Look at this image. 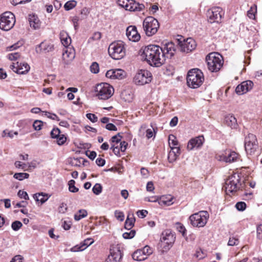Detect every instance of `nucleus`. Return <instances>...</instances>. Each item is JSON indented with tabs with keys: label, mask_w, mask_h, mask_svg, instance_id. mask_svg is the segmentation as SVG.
<instances>
[{
	"label": "nucleus",
	"mask_w": 262,
	"mask_h": 262,
	"mask_svg": "<svg viewBox=\"0 0 262 262\" xmlns=\"http://www.w3.org/2000/svg\"><path fill=\"white\" fill-rule=\"evenodd\" d=\"M20 56V55L17 52L9 54L7 55L8 58L10 60H15L17 59Z\"/></svg>",
	"instance_id": "obj_54"
},
{
	"label": "nucleus",
	"mask_w": 262,
	"mask_h": 262,
	"mask_svg": "<svg viewBox=\"0 0 262 262\" xmlns=\"http://www.w3.org/2000/svg\"><path fill=\"white\" fill-rule=\"evenodd\" d=\"M17 195L20 198L24 199L26 200H29V199L28 193L25 191L19 190Z\"/></svg>",
	"instance_id": "obj_56"
},
{
	"label": "nucleus",
	"mask_w": 262,
	"mask_h": 262,
	"mask_svg": "<svg viewBox=\"0 0 262 262\" xmlns=\"http://www.w3.org/2000/svg\"><path fill=\"white\" fill-rule=\"evenodd\" d=\"M101 37V34L100 32H95L92 37L89 39V42H92L93 40H98Z\"/></svg>",
	"instance_id": "obj_48"
},
{
	"label": "nucleus",
	"mask_w": 262,
	"mask_h": 262,
	"mask_svg": "<svg viewBox=\"0 0 262 262\" xmlns=\"http://www.w3.org/2000/svg\"><path fill=\"white\" fill-rule=\"evenodd\" d=\"M175 227L178 231L181 233L183 237H185L186 230L184 225L179 222H177L175 224Z\"/></svg>",
	"instance_id": "obj_36"
},
{
	"label": "nucleus",
	"mask_w": 262,
	"mask_h": 262,
	"mask_svg": "<svg viewBox=\"0 0 262 262\" xmlns=\"http://www.w3.org/2000/svg\"><path fill=\"white\" fill-rule=\"evenodd\" d=\"M169 145L170 147H176L178 145V141L176 139V137L173 135H170L168 138Z\"/></svg>",
	"instance_id": "obj_38"
},
{
	"label": "nucleus",
	"mask_w": 262,
	"mask_h": 262,
	"mask_svg": "<svg viewBox=\"0 0 262 262\" xmlns=\"http://www.w3.org/2000/svg\"><path fill=\"white\" fill-rule=\"evenodd\" d=\"M68 207L66 203H62L58 207V212L60 213H64L67 210Z\"/></svg>",
	"instance_id": "obj_57"
},
{
	"label": "nucleus",
	"mask_w": 262,
	"mask_h": 262,
	"mask_svg": "<svg viewBox=\"0 0 262 262\" xmlns=\"http://www.w3.org/2000/svg\"><path fill=\"white\" fill-rule=\"evenodd\" d=\"M88 215L86 210L84 209H80L74 215V219L76 221H79L81 219L86 217Z\"/></svg>",
	"instance_id": "obj_34"
},
{
	"label": "nucleus",
	"mask_w": 262,
	"mask_h": 262,
	"mask_svg": "<svg viewBox=\"0 0 262 262\" xmlns=\"http://www.w3.org/2000/svg\"><path fill=\"white\" fill-rule=\"evenodd\" d=\"M257 238L258 239H262V225L260 224L257 227L256 229Z\"/></svg>",
	"instance_id": "obj_59"
},
{
	"label": "nucleus",
	"mask_w": 262,
	"mask_h": 262,
	"mask_svg": "<svg viewBox=\"0 0 262 262\" xmlns=\"http://www.w3.org/2000/svg\"><path fill=\"white\" fill-rule=\"evenodd\" d=\"M195 256L199 259H202L205 257L206 254L200 249L196 251Z\"/></svg>",
	"instance_id": "obj_63"
},
{
	"label": "nucleus",
	"mask_w": 262,
	"mask_h": 262,
	"mask_svg": "<svg viewBox=\"0 0 262 262\" xmlns=\"http://www.w3.org/2000/svg\"><path fill=\"white\" fill-rule=\"evenodd\" d=\"M216 159L220 161L232 163L241 160V156L234 151L226 150L225 153L217 155Z\"/></svg>",
	"instance_id": "obj_14"
},
{
	"label": "nucleus",
	"mask_w": 262,
	"mask_h": 262,
	"mask_svg": "<svg viewBox=\"0 0 262 262\" xmlns=\"http://www.w3.org/2000/svg\"><path fill=\"white\" fill-rule=\"evenodd\" d=\"M115 216L116 218L120 221H123L124 219L123 212L119 210H116L115 211Z\"/></svg>",
	"instance_id": "obj_51"
},
{
	"label": "nucleus",
	"mask_w": 262,
	"mask_h": 262,
	"mask_svg": "<svg viewBox=\"0 0 262 262\" xmlns=\"http://www.w3.org/2000/svg\"><path fill=\"white\" fill-rule=\"evenodd\" d=\"M23 257L20 255L15 256L10 262H22Z\"/></svg>",
	"instance_id": "obj_64"
},
{
	"label": "nucleus",
	"mask_w": 262,
	"mask_h": 262,
	"mask_svg": "<svg viewBox=\"0 0 262 262\" xmlns=\"http://www.w3.org/2000/svg\"><path fill=\"white\" fill-rule=\"evenodd\" d=\"M60 38L62 44L64 47H68L71 43V39L67 32L62 31L60 33Z\"/></svg>",
	"instance_id": "obj_31"
},
{
	"label": "nucleus",
	"mask_w": 262,
	"mask_h": 262,
	"mask_svg": "<svg viewBox=\"0 0 262 262\" xmlns=\"http://www.w3.org/2000/svg\"><path fill=\"white\" fill-rule=\"evenodd\" d=\"M50 195L47 193L41 192L40 193L35 194L34 198L37 202H40L41 204L45 203L50 197Z\"/></svg>",
	"instance_id": "obj_32"
},
{
	"label": "nucleus",
	"mask_w": 262,
	"mask_h": 262,
	"mask_svg": "<svg viewBox=\"0 0 262 262\" xmlns=\"http://www.w3.org/2000/svg\"><path fill=\"white\" fill-rule=\"evenodd\" d=\"M204 80L203 72L199 69H193L189 70L187 76L188 86L193 89L200 87Z\"/></svg>",
	"instance_id": "obj_2"
},
{
	"label": "nucleus",
	"mask_w": 262,
	"mask_h": 262,
	"mask_svg": "<svg viewBox=\"0 0 262 262\" xmlns=\"http://www.w3.org/2000/svg\"><path fill=\"white\" fill-rule=\"evenodd\" d=\"M97 96L100 99L106 100L113 95L114 90L112 86L107 83H101L96 87Z\"/></svg>",
	"instance_id": "obj_9"
},
{
	"label": "nucleus",
	"mask_w": 262,
	"mask_h": 262,
	"mask_svg": "<svg viewBox=\"0 0 262 262\" xmlns=\"http://www.w3.org/2000/svg\"><path fill=\"white\" fill-rule=\"evenodd\" d=\"M224 123L231 128H235L237 126V121L235 117L231 114L227 115L224 119Z\"/></svg>",
	"instance_id": "obj_28"
},
{
	"label": "nucleus",
	"mask_w": 262,
	"mask_h": 262,
	"mask_svg": "<svg viewBox=\"0 0 262 262\" xmlns=\"http://www.w3.org/2000/svg\"><path fill=\"white\" fill-rule=\"evenodd\" d=\"M253 86V83L252 81H245L236 86L235 92L238 95H243L250 91Z\"/></svg>",
	"instance_id": "obj_19"
},
{
	"label": "nucleus",
	"mask_w": 262,
	"mask_h": 262,
	"mask_svg": "<svg viewBox=\"0 0 262 262\" xmlns=\"http://www.w3.org/2000/svg\"><path fill=\"white\" fill-rule=\"evenodd\" d=\"M45 115L48 118L52 119V120H59L58 116L55 114L49 113L48 112H44Z\"/></svg>",
	"instance_id": "obj_60"
},
{
	"label": "nucleus",
	"mask_w": 262,
	"mask_h": 262,
	"mask_svg": "<svg viewBox=\"0 0 262 262\" xmlns=\"http://www.w3.org/2000/svg\"><path fill=\"white\" fill-rule=\"evenodd\" d=\"M126 35L128 40L134 42L139 41L141 37L137 30V28L134 26H130L127 28Z\"/></svg>",
	"instance_id": "obj_20"
},
{
	"label": "nucleus",
	"mask_w": 262,
	"mask_h": 262,
	"mask_svg": "<svg viewBox=\"0 0 262 262\" xmlns=\"http://www.w3.org/2000/svg\"><path fill=\"white\" fill-rule=\"evenodd\" d=\"M23 226L22 223L18 221L13 222L11 224L12 229L14 231L18 230Z\"/></svg>",
	"instance_id": "obj_46"
},
{
	"label": "nucleus",
	"mask_w": 262,
	"mask_h": 262,
	"mask_svg": "<svg viewBox=\"0 0 262 262\" xmlns=\"http://www.w3.org/2000/svg\"><path fill=\"white\" fill-rule=\"evenodd\" d=\"M75 182L73 180L69 181V190L71 192H76L78 191V188L75 186Z\"/></svg>",
	"instance_id": "obj_40"
},
{
	"label": "nucleus",
	"mask_w": 262,
	"mask_h": 262,
	"mask_svg": "<svg viewBox=\"0 0 262 262\" xmlns=\"http://www.w3.org/2000/svg\"><path fill=\"white\" fill-rule=\"evenodd\" d=\"M105 76L107 78L112 79H121L124 77L125 72L123 70L120 69L110 70L107 71Z\"/></svg>",
	"instance_id": "obj_23"
},
{
	"label": "nucleus",
	"mask_w": 262,
	"mask_h": 262,
	"mask_svg": "<svg viewBox=\"0 0 262 262\" xmlns=\"http://www.w3.org/2000/svg\"><path fill=\"white\" fill-rule=\"evenodd\" d=\"M12 69L18 74H24L30 70V66L27 63H19L17 62L12 65Z\"/></svg>",
	"instance_id": "obj_24"
},
{
	"label": "nucleus",
	"mask_w": 262,
	"mask_h": 262,
	"mask_svg": "<svg viewBox=\"0 0 262 262\" xmlns=\"http://www.w3.org/2000/svg\"><path fill=\"white\" fill-rule=\"evenodd\" d=\"M136 234V231L134 230H128L127 232H124L122 236L125 239H131L133 238Z\"/></svg>",
	"instance_id": "obj_41"
},
{
	"label": "nucleus",
	"mask_w": 262,
	"mask_h": 262,
	"mask_svg": "<svg viewBox=\"0 0 262 262\" xmlns=\"http://www.w3.org/2000/svg\"><path fill=\"white\" fill-rule=\"evenodd\" d=\"M148 214V211L146 210H138L137 212V214L138 217L140 218H144Z\"/></svg>",
	"instance_id": "obj_61"
},
{
	"label": "nucleus",
	"mask_w": 262,
	"mask_h": 262,
	"mask_svg": "<svg viewBox=\"0 0 262 262\" xmlns=\"http://www.w3.org/2000/svg\"><path fill=\"white\" fill-rule=\"evenodd\" d=\"M225 189L227 194L233 193L239 189L240 178L238 174H234L230 176L226 181Z\"/></svg>",
	"instance_id": "obj_10"
},
{
	"label": "nucleus",
	"mask_w": 262,
	"mask_h": 262,
	"mask_svg": "<svg viewBox=\"0 0 262 262\" xmlns=\"http://www.w3.org/2000/svg\"><path fill=\"white\" fill-rule=\"evenodd\" d=\"M122 136L120 135V133H118L117 135L114 136L111 138V144H113L117 143L118 144L121 140Z\"/></svg>",
	"instance_id": "obj_47"
},
{
	"label": "nucleus",
	"mask_w": 262,
	"mask_h": 262,
	"mask_svg": "<svg viewBox=\"0 0 262 262\" xmlns=\"http://www.w3.org/2000/svg\"><path fill=\"white\" fill-rule=\"evenodd\" d=\"M209 214L207 211H200L189 216L191 224L195 227H203L207 223Z\"/></svg>",
	"instance_id": "obj_6"
},
{
	"label": "nucleus",
	"mask_w": 262,
	"mask_h": 262,
	"mask_svg": "<svg viewBox=\"0 0 262 262\" xmlns=\"http://www.w3.org/2000/svg\"><path fill=\"white\" fill-rule=\"evenodd\" d=\"M18 132H13L12 130L9 131L8 129L4 130L2 134V137H9L10 138H13L14 137V135H17Z\"/></svg>",
	"instance_id": "obj_39"
},
{
	"label": "nucleus",
	"mask_w": 262,
	"mask_h": 262,
	"mask_svg": "<svg viewBox=\"0 0 262 262\" xmlns=\"http://www.w3.org/2000/svg\"><path fill=\"white\" fill-rule=\"evenodd\" d=\"M77 2L74 0H71L68 1L64 5V8L66 10L69 11L73 8H74L75 7H76L77 5Z\"/></svg>",
	"instance_id": "obj_37"
},
{
	"label": "nucleus",
	"mask_w": 262,
	"mask_h": 262,
	"mask_svg": "<svg viewBox=\"0 0 262 262\" xmlns=\"http://www.w3.org/2000/svg\"><path fill=\"white\" fill-rule=\"evenodd\" d=\"M207 16L210 23L221 21L222 17V9L220 7H214L209 10Z\"/></svg>",
	"instance_id": "obj_17"
},
{
	"label": "nucleus",
	"mask_w": 262,
	"mask_h": 262,
	"mask_svg": "<svg viewBox=\"0 0 262 262\" xmlns=\"http://www.w3.org/2000/svg\"><path fill=\"white\" fill-rule=\"evenodd\" d=\"M141 249L144 255H146V258L152 253V249L148 246H145L143 248Z\"/></svg>",
	"instance_id": "obj_52"
},
{
	"label": "nucleus",
	"mask_w": 262,
	"mask_h": 262,
	"mask_svg": "<svg viewBox=\"0 0 262 262\" xmlns=\"http://www.w3.org/2000/svg\"><path fill=\"white\" fill-rule=\"evenodd\" d=\"M50 135L52 138L56 139L60 135V130L58 128H54L51 130Z\"/></svg>",
	"instance_id": "obj_49"
},
{
	"label": "nucleus",
	"mask_w": 262,
	"mask_h": 262,
	"mask_svg": "<svg viewBox=\"0 0 262 262\" xmlns=\"http://www.w3.org/2000/svg\"><path fill=\"white\" fill-rule=\"evenodd\" d=\"M176 240L175 234L170 229L163 231L161 234L160 241L163 252L168 251L173 246Z\"/></svg>",
	"instance_id": "obj_4"
},
{
	"label": "nucleus",
	"mask_w": 262,
	"mask_h": 262,
	"mask_svg": "<svg viewBox=\"0 0 262 262\" xmlns=\"http://www.w3.org/2000/svg\"><path fill=\"white\" fill-rule=\"evenodd\" d=\"M110 253L105 260V262H120L122 257L120 247L119 245H112L110 249Z\"/></svg>",
	"instance_id": "obj_15"
},
{
	"label": "nucleus",
	"mask_w": 262,
	"mask_h": 262,
	"mask_svg": "<svg viewBox=\"0 0 262 262\" xmlns=\"http://www.w3.org/2000/svg\"><path fill=\"white\" fill-rule=\"evenodd\" d=\"M143 28L146 35L151 36L157 32L159 28V24L157 19L152 16H148L144 19Z\"/></svg>",
	"instance_id": "obj_7"
},
{
	"label": "nucleus",
	"mask_w": 262,
	"mask_h": 262,
	"mask_svg": "<svg viewBox=\"0 0 262 262\" xmlns=\"http://www.w3.org/2000/svg\"><path fill=\"white\" fill-rule=\"evenodd\" d=\"M132 257L134 260L137 261H142L147 258L146 255H144L141 249H138L134 252L132 255Z\"/></svg>",
	"instance_id": "obj_33"
},
{
	"label": "nucleus",
	"mask_w": 262,
	"mask_h": 262,
	"mask_svg": "<svg viewBox=\"0 0 262 262\" xmlns=\"http://www.w3.org/2000/svg\"><path fill=\"white\" fill-rule=\"evenodd\" d=\"M152 80L151 73L146 70H140L134 77V83L138 85L149 83Z\"/></svg>",
	"instance_id": "obj_12"
},
{
	"label": "nucleus",
	"mask_w": 262,
	"mask_h": 262,
	"mask_svg": "<svg viewBox=\"0 0 262 262\" xmlns=\"http://www.w3.org/2000/svg\"><path fill=\"white\" fill-rule=\"evenodd\" d=\"M90 71L93 73H98L99 72V66L98 63L96 62H93L90 66Z\"/></svg>",
	"instance_id": "obj_42"
},
{
	"label": "nucleus",
	"mask_w": 262,
	"mask_h": 262,
	"mask_svg": "<svg viewBox=\"0 0 262 262\" xmlns=\"http://www.w3.org/2000/svg\"><path fill=\"white\" fill-rule=\"evenodd\" d=\"M118 4L126 10L140 11L144 8V5L136 2L134 0H118Z\"/></svg>",
	"instance_id": "obj_13"
},
{
	"label": "nucleus",
	"mask_w": 262,
	"mask_h": 262,
	"mask_svg": "<svg viewBox=\"0 0 262 262\" xmlns=\"http://www.w3.org/2000/svg\"><path fill=\"white\" fill-rule=\"evenodd\" d=\"M28 20L31 27L34 29L40 28L41 23L37 15L35 14L29 15Z\"/></svg>",
	"instance_id": "obj_27"
},
{
	"label": "nucleus",
	"mask_w": 262,
	"mask_h": 262,
	"mask_svg": "<svg viewBox=\"0 0 262 262\" xmlns=\"http://www.w3.org/2000/svg\"><path fill=\"white\" fill-rule=\"evenodd\" d=\"M141 56L145 58L149 64L153 67H159L165 61L162 55V50L160 47L157 45H150L145 47Z\"/></svg>",
	"instance_id": "obj_1"
},
{
	"label": "nucleus",
	"mask_w": 262,
	"mask_h": 262,
	"mask_svg": "<svg viewBox=\"0 0 262 262\" xmlns=\"http://www.w3.org/2000/svg\"><path fill=\"white\" fill-rule=\"evenodd\" d=\"M239 243L238 239L235 237H230L229 239L228 245L230 246H233L238 245Z\"/></svg>",
	"instance_id": "obj_55"
},
{
	"label": "nucleus",
	"mask_w": 262,
	"mask_h": 262,
	"mask_svg": "<svg viewBox=\"0 0 262 262\" xmlns=\"http://www.w3.org/2000/svg\"><path fill=\"white\" fill-rule=\"evenodd\" d=\"M15 23V17L11 12L7 11L0 15V29L8 31L11 29Z\"/></svg>",
	"instance_id": "obj_8"
},
{
	"label": "nucleus",
	"mask_w": 262,
	"mask_h": 262,
	"mask_svg": "<svg viewBox=\"0 0 262 262\" xmlns=\"http://www.w3.org/2000/svg\"><path fill=\"white\" fill-rule=\"evenodd\" d=\"M235 207L239 211H244L246 208V204L244 202H239L236 204Z\"/></svg>",
	"instance_id": "obj_53"
},
{
	"label": "nucleus",
	"mask_w": 262,
	"mask_h": 262,
	"mask_svg": "<svg viewBox=\"0 0 262 262\" xmlns=\"http://www.w3.org/2000/svg\"><path fill=\"white\" fill-rule=\"evenodd\" d=\"M43 122L40 120H35L33 124V127L35 130H40L42 128Z\"/></svg>",
	"instance_id": "obj_45"
},
{
	"label": "nucleus",
	"mask_w": 262,
	"mask_h": 262,
	"mask_svg": "<svg viewBox=\"0 0 262 262\" xmlns=\"http://www.w3.org/2000/svg\"><path fill=\"white\" fill-rule=\"evenodd\" d=\"M86 117L91 120L92 122H96L97 121V117L93 114L89 113L86 114Z\"/></svg>",
	"instance_id": "obj_62"
},
{
	"label": "nucleus",
	"mask_w": 262,
	"mask_h": 262,
	"mask_svg": "<svg viewBox=\"0 0 262 262\" xmlns=\"http://www.w3.org/2000/svg\"><path fill=\"white\" fill-rule=\"evenodd\" d=\"M108 52L112 58L119 60L125 55L124 42L121 41L113 42L109 46Z\"/></svg>",
	"instance_id": "obj_5"
},
{
	"label": "nucleus",
	"mask_w": 262,
	"mask_h": 262,
	"mask_svg": "<svg viewBox=\"0 0 262 262\" xmlns=\"http://www.w3.org/2000/svg\"><path fill=\"white\" fill-rule=\"evenodd\" d=\"M13 177L19 181H23L24 179H28L29 177V174L25 172L15 173Z\"/></svg>",
	"instance_id": "obj_35"
},
{
	"label": "nucleus",
	"mask_w": 262,
	"mask_h": 262,
	"mask_svg": "<svg viewBox=\"0 0 262 262\" xmlns=\"http://www.w3.org/2000/svg\"><path fill=\"white\" fill-rule=\"evenodd\" d=\"M102 190V187L101 184L96 183L93 187L92 190L94 194L96 195L99 194Z\"/></svg>",
	"instance_id": "obj_43"
},
{
	"label": "nucleus",
	"mask_w": 262,
	"mask_h": 262,
	"mask_svg": "<svg viewBox=\"0 0 262 262\" xmlns=\"http://www.w3.org/2000/svg\"><path fill=\"white\" fill-rule=\"evenodd\" d=\"M208 69L211 72H217L223 67L224 60L223 56L217 52L209 53L206 57Z\"/></svg>",
	"instance_id": "obj_3"
},
{
	"label": "nucleus",
	"mask_w": 262,
	"mask_h": 262,
	"mask_svg": "<svg viewBox=\"0 0 262 262\" xmlns=\"http://www.w3.org/2000/svg\"><path fill=\"white\" fill-rule=\"evenodd\" d=\"M135 222V218L133 213H129L125 222L124 227L127 230L132 228Z\"/></svg>",
	"instance_id": "obj_30"
},
{
	"label": "nucleus",
	"mask_w": 262,
	"mask_h": 262,
	"mask_svg": "<svg viewBox=\"0 0 262 262\" xmlns=\"http://www.w3.org/2000/svg\"><path fill=\"white\" fill-rule=\"evenodd\" d=\"M204 142V138L203 136H199L190 140L188 143L187 149L189 150L194 148H199L201 147Z\"/></svg>",
	"instance_id": "obj_21"
},
{
	"label": "nucleus",
	"mask_w": 262,
	"mask_h": 262,
	"mask_svg": "<svg viewBox=\"0 0 262 262\" xmlns=\"http://www.w3.org/2000/svg\"><path fill=\"white\" fill-rule=\"evenodd\" d=\"M173 197L170 195L162 196L159 200L158 203L161 206L164 205L168 206L173 204Z\"/></svg>",
	"instance_id": "obj_29"
},
{
	"label": "nucleus",
	"mask_w": 262,
	"mask_h": 262,
	"mask_svg": "<svg viewBox=\"0 0 262 262\" xmlns=\"http://www.w3.org/2000/svg\"><path fill=\"white\" fill-rule=\"evenodd\" d=\"M54 46L51 43L47 41H42L37 45L35 48V51L37 54L47 53L53 51Z\"/></svg>",
	"instance_id": "obj_22"
},
{
	"label": "nucleus",
	"mask_w": 262,
	"mask_h": 262,
	"mask_svg": "<svg viewBox=\"0 0 262 262\" xmlns=\"http://www.w3.org/2000/svg\"><path fill=\"white\" fill-rule=\"evenodd\" d=\"M111 149H112L114 153L117 155L118 156L120 155V151H121V149H120V145H118V146H115V144H111Z\"/></svg>",
	"instance_id": "obj_58"
},
{
	"label": "nucleus",
	"mask_w": 262,
	"mask_h": 262,
	"mask_svg": "<svg viewBox=\"0 0 262 262\" xmlns=\"http://www.w3.org/2000/svg\"><path fill=\"white\" fill-rule=\"evenodd\" d=\"M258 148V142L255 135L249 134L245 138V148L249 155H254Z\"/></svg>",
	"instance_id": "obj_11"
},
{
	"label": "nucleus",
	"mask_w": 262,
	"mask_h": 262,
	"mask_svg": "<svg viewBox=\"0 0 262 262\" xmlns=\"http://www.w3.org/2000/svg\"><path fill=\"white\" fill-rule=\"evenodd\" d=\"M256 12V6H254L251 7L250 9L247 12L248 16L251 19H254L255 18V13Z\"/></svg>",
	"instance_id": "obj_44"
},
{
	"label": "nucleus",
	"mask_w": 262,
	"mask_h": 262,
	"mask_svg": "<svg viewBox=\"0 0 262 262\" xmlns=\"http://www.w3.org/2000/svg\"><path fill=\"white\" fill-rule=\"evenodd\" d=\"M196 46L195 40L191 38H188L180 42V49L183 52H191L195 48Z\"/></svg>",
	"instance_id": "obj_18"
},
{
	"label": "nucleus",
	"mask_w": 262,
	"mask_h": 262,
	"mask_svg": "<svg viewBox=\"0 0 262 262\" xmlns=\"http://www.w3.org/2000/svg\"><path fill=\"white\" fill-rule=\"evenodd\" d=\"M168 155V160L170 163L175 161L180 154V148L179 147H171Z\"/></svg>",
	"instance_id": "obj_26"
},
{
	"label": "nucleus",
	"mask_w": 262,
	"mask_h": 262,
	"mask_svg": "<svg viewBox=\"0 0 262 262\" xmlns=\"http://www.w3.org/2000/svg\"><path fill=\"white\" fill-rule=\"evenodd\" d=\"M94 241L91 238H88L84 239L82 242L80 243L79 245H77L71 249L72 252H79L85 250L89 246L91 245Z\"/></svg>",
	"instance_id": "obj_25"
},
{
	"label": "nucleus",
	"mask_w": 262,
	"mask_h": 262,
	"mask_svg": "<svg viewBox=\"0 0 262 262\" xmlns=\"http://www.w3.org/2000/svg\"><path fill=\"white\" fill-rule=\"evenodd\" d=\"M57 143L59 145H62L67 141V137L64 135H60L59 137L56 138Z\"/></svg>",
	"instance_id": "obj_50"
},
{
	"label": "nucleus",
	"mask_w": 262,
	"mask_h": 262,
	"mask_svg": "<svg viewBox=\"0 0 262 262\" xmlns=\"http://www.w3.org/2000/svg\"><path fill=\"white\" fill-rule=\"evenodd\" d=\"M160 48L162 50V55L165 60L166 58H171L176 53L177 46L172 42H166L163 43Z\"/></svg>",
	"instance_id": "obj_16"
}]
</instances>
